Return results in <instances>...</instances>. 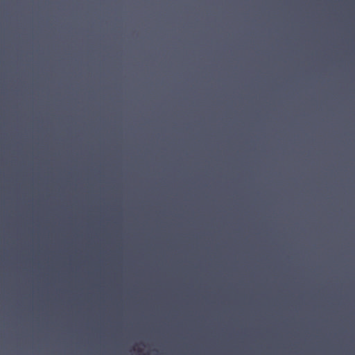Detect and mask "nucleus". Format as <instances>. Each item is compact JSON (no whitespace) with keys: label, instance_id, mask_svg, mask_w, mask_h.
<instances>
[{"label":"nucleus","instance_id":"obj_1","mask_svg":"<svg viewBox=\"0 0 355 355\" xmlns=\"http://www.w3.org/2000/svg\"><path fill=\"white\" fill-rule=\"evenodd\" d=\"M152 236H151V287L153 290H156V282L153 284V227H151ZM154 292V291H153Z\"/></svg>","mask_w":355,"mask_h":355},{"label":"nucleus","instance_id":"obj_2","mask_svg":"<svg viewBox=\"0 0 355 355\" xmlns=\"http://www.w3.org/2000/svg\"><path fill=\"white\" fill-rule=\"evenodd\" d=\"M152 236H151V287L153 290H156V282L153 284V227H151ZM154 292V291H153Z\"/></svg>","mask_w":355,"mask_h":355},{"label":"nucleus","instance_id":"obj_3","mask_svg":"<svg viewBox=\"0 0 355 355\" xmlns=\"http://www.w3.org/2000/svg\"><path fill=\"white\" fill-rule=\"evenodd\" d=\"M152 236H151V287L153 290H156V282L153 284V227H151ZM154 292V291H153Z\"/></svg>","mask_w":355,"mask_h":355},{"label":"nucleus","instance_id":"obj_4","mask_svg":"<svg viewBox=\"0 0 355 355\" xmlns=\"http://www.w3.org/2000/svg\"><path fill=\"white\" fill-rule=\"evenodd\" d=\"M152 236H151V287L153 290H156V282L153 284V227H151ZM154 292V291H153Z\"/></svg>","mask_w":355,"mask_h":355},{"label":"nucleus","instance_id":"obj_5","mask_svg":"<svg viewBox=\"0 0 355 355\" xmlns=\"http://www.w3.org/2000/svg\"><path fill=\"white\" fill-rule=\"evenodd\" d=\"M152 236H151V287L153 290H156V282L153 284V227H151ZM154 292V291H153Z\"/></svg>","mask_w":355,"mask_h":355},{"label":"nucleus","instance_id":"obj_6","mask_svg":"<svg viewBox=\"0 0 355 355\" xmlns=\"http://www.w3.org/2000/svg\"><path fill=\"white\" fill-rule=\"evenodd\" d=\"M154 293L151 291V318H155V301L156 299H153Z\"/></svg>","mask_w":355,"mask_h":355},{"label":"nucleus","instance_id":"obj_7","mask_svg":"<svg viewBox=\"0 0 355 355\" xmlns=\"http://www.w3.org/2000/svg\"><path fill=\"white\" fill-rule=\"evenodd\" d=\"M156 337L155 334V321L154 322V318H151V336Z\"/></svg>","mask_w":355,"mask_h":355},{"label":"nucleus","instance_id":"obj_8","mask_svg":"<svg viewBox=\"0 0 355 355\" xmlns=\"http://www.w3.org/2000/svg\"><path fill=\"white\" fill-rule=\"evenodd\" d=\"M156 337L155 334V321L154 322V318H151V336Z\"/></svg>","mask_w":355,"mask_h":355},{"label":"nucleus","instance_id":"obj_9","mask_svg":"<svg viewBox=\"0 0 355 355\" xmlns=\"http://www.w3.org/2000/svg\"><path fill=\"white\" fill-rule=\"evenodd\" d=\"M154 352H155V347H154L153 340H151V348H150V352H151L152 355L153 354Z\"/></svg>","mask_w":355,"mask_h":355},{"label":"nucleus","instance_id":"obj_10","mask_svg":"<svg viewBox=\"0 0 355 355\" xmlns=\"http://www.w3.org/2000/svg\"><path fill=\"white\" fill-rule=\"evenodd\" d=\"M154 251H156V246H154Z\"/></svg>","mask_w":355,"mask_h":355},{"label":"nucleus","instance_id":"obj_11","mask_svg":"<svg viewBox=\"0 0 355 355\" xmlns=\"http://www.w3.org/2000/svg\"><path fill=\"white\" fill-rule=\"evenodd\" d=\"M154 251H156V246H154Z\"/></svg>","mask_w":355,"mask_h":355},{"label":"nucleus","instance_id":"obj_12","mask_svg":"<svg viewBox=\"0 0 355 355\" xmlns=\"http://www.w3.org/2000/svg\"><path fill=\"white\" fill-rule=\"evenodd\" d=\"M154 251H156V246H154Z\"/></svg>","mask_w":355,"mask_h":355}]
</instances>
